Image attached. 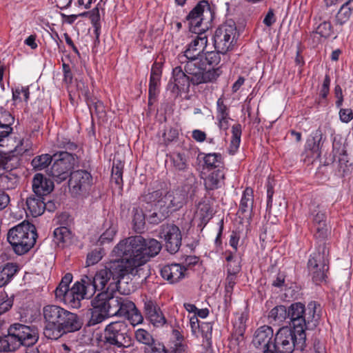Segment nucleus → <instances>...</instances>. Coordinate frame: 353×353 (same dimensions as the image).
I'll use <instances>...</instances> for the list:
<instances>
[{"instance_id":"nucleus-42","label":"nucleus","mask_w":353,"mask_h":353,"mask_svg":"<svg viewBox=\"0 0 353 353\" xmlns=\"http://www.w3.org/2000/svg\"><path fill=\"white\" fill-rule=\"evenodd\" d=\"M242 128L240 124H235L232 127V139L230 143V152L234 153L239 148L241 143Z\"/></svg>"},{"instance_id":"nucleus-8","label":"nucleus","mask_w":353,"mask_h":353,"mask_svg":"<svg viewBox=\"0 0 353 353\" xmlns=\"http://www.w3.org/2000/svg\"><path fill=\"white\" fill-rule=\"evenodd\" d=\"M329 250L325 243L319 245L316 250L310 255L307 270L313 282L319 284L326 277L328 270Z\"/></svg>"},{"instance_id":"nucleus-19","label":"nucleus","mask_w":353,"mask_h":353,"mask_svg":"<svg viewBox=\"0 0 353 353\" xmlns=\"http://www.w3.org/2000/svg\"><path fill=\"white\" fill-rule=\"evenodd\" d=\"M69 184L74 194H85L93 185V179L89 172L78 170L70 173Z\"/></svg>"},{"instance_id":"nucleus-27","label":"nucleus","mask_w":353,"mask_h":353,"mask_svg":"<svg viewBox=\"0 0 353 353\" xmlns=\"http://www.w3.org/2000/svg\"><path fill=\"white\" fill-rule=\"evenodd\" d=\"M26 206L32 216H39L43 213L46 209V199L40 196H30L26 199Z\"/></svg>"},{"instance_id":"nucleus-38","label":"nucleus","mask_w":353,"mask_h":353,"mask_svg":"<svg viewBox=\"0 0 353 353\" xmlns=\"http://www.w3.org/2000/svg\"><path fill=\"white\" fill-rule=\"evenodd\" d=\"M146 216L143 210L139 207H134L132 209V223L133 229L137 232H141L143 229L145 223Z\"/></svg>"},{"instance_id":"nucleus-60","label":"nucleus","mask_w":353,"mask_h":353,"mask_svg":"<svg viewBox=\"0 0 353 353\" xmlns=\"http://www.w3.org/2000/svg\"><path fill=\"white\" fill-rule=\"evenodd\" d=\"M125 317H127L131 324L134 326L141 323L143 321V317L141 313L136 307L135 309H133V310Z\"/></svg>"},{"instance_id":"nucleus-12","label":"nucleus","mask_w":353,"mask_h":353,"mask_svg":"<svg viewBox=\"0 0 353 353\" xmlns=\"http://www.w3.org/2000/svg\"><path fill=\"white\" fill-rule=\"evenodd\" d=\"M54 162L52 164L49 175L57 183L65 181L70 176L71 170L76 163L75 155L62 151L54 154Z\"/></svg>"},{"instance_id":"nucleus-44","label":"nucleus","mask_w":353,"mask_h":353,"mask_svg":"<svg viewBox=\"0 0 353 353\" xmlns=\"http://www.w3.org/2000/svg\"><path fill=\"white\" fill-rule=\"evenodd\" d=\"M52 157L48 154H44L34 157L32 161L34 169L41 170L48 167L52 162Z\"/></svg>"},{"instance_id":"nucleus-1","label":"nucleus","mask_w":353,"mask_h":353,"mask_svg":"<svg viewBox=\"0 0 353 353\" xmlns=\"http://www.w3.org/2000/svg\"><path fill=\"white\" fill-rule=\"evenodd\" d=\"M72 274L67 273L62 278L55 290L56 299L69 305L72 307L79 308L81 301L91 298L97 291L121 293V287L113 283L110 274L105 268L97 271L94 276L83 274L79 281H76L71 288Z\"/></svg>"},{"instance_id":"nucleus-37","label":"nucleus","mask_w":353,"mask_h":353,"mask_svg":"<svg viewBox=\"0 0 353 353\" xmlns=\"http://www.w3.org/2000/svg\"><path fill=\"white\" fill-rule=\"evenodd\" d=\"M196 214L201 223L205 225L212 216V210L210 203L207 201H200Z\"/></svg>"},{"instance_id":"nucleus-14","label":"nucleus","mask_w":353,"mask_h":353,"mask_svg":"<svg viewBox=\"0 0 353 353\" xmlns=\"http://www.w3.org/2000/svg\"><path fill=\"white\" fill-rule=\"evenodd\" d=\"M8 334L12 341L14 350L21 345L27 347L33 345L39 339L38 332L34 327L21 323L11 325L8 328Z\"/></svg>"},{"instance_id":"nucleus-16","label":"nucleus","mask_w":353,"mask_h":353,"mask_svg":"<svg viewBox=\"0 0 353 353\" xmlns=\"http://www.w3.org/2000/svg\"><path fill=\"white\" fill-rule=\"evenodd\" d=\"M236 28L234 23H226L219 26L214 36V48L222 54L230 50L234 45Z\"/></svg>"},{"instance_id":"nucleus-63","label":"nucleus","mask_w":353,"mask_h":353,"mask_svg":"<svg viewBox=\"0 0 353 353\" xmlns=\"http://www.w3.org/2000/svg\"><path fill=\"white\" fill-rule=\"evenodd\" d=\"M339 118L341 122L347 123L353 119V112L349 108H341L339 111Z\"/></svg>"},{"instance_id":"nucleus-61","label":"nucleus","mask_w":353,"mask_h":353,"mask_svg":"<svg viewBox=\"0 0 353 353\" xmlns=\"http://www.w3.org/2000/svg\"><path fill=\"white\" fill-rule=\"evenodd\" d=\"M14 117L11 114V113L7 110H1L0 111V124L1 125H7L8 126L11 127V125L14 123Z\"/></svg>"},{"instance_id":"nucleus-31","label":"nucleus","mask_w":353,"mask_h":353,"mask_svg":"<svg viewBox=\"0 0 353 353\" xmlns=\"http://www.w3.org/2000/svg\"><path fill=\"white\" fill-rule=\"evenodd\" d=\"M171 161L175 170L185 173L188 181V173H192L188 163V159L184 153L176 152L171 156Z\"/></svg>"},{"instance_id":"nucleus-45","label":"nucleus","mask_w":353,"mask_h":353,"mask_svg":"<svg viewBox=\"0 0 353 353\" xmlns=\"http://www.w3.org/2000/svg\"><path fill=\"white\" fill-rule=\"evenodd\" d=\"M161 79H150L148 88V105H152L160 91Z\"/></svg>"},{"instance_id":"nucleus-62","label":"nucleus","mask_w":353,"mask_h":353,"mask_svg":"<svg viewBox=\"0 0 353 353\" xmlns=\"http://www.w3.org/2000/svg\"><path fill=\"white\" fill-rule=\"evenodd\" d=\"M331 79L328 74H326L320 90V97L326 99L330 92Z\"/></svg>"},{"instance_id":"nucleus-28","label":"nucleus","mask_w":353,"mask_h":353,"mask_svg":"<svg viewBox=\"0 0 353 353\" xmlns=\"http://www.w3.org/2000/svg\"><path fill=\"white\" fill-rule=\"evenodd\" d=\"M165 205L160 201L157 207H152V211H150V213L147 215V219L150 223L157 225L169 216L168 207Z\"/></svg>"},{"instance_id":"nucleus-22","label":"nucleus","mask_w":353,"mask_h":353,"mask_svg":"<svg viewBox=\"0 0 353 353\" xmlns=\"http://www.w3.org/2000/svg\"><path fill=\"white\" fill-rule=\"evenodd\" d=\"M323 133L320 128L312 132L305 144V151L313 158L319 159L321 156Z\"/></svg>"},{"instance_id":"nucleus-34","label":"nucleus","mask_w":353,"mask_h":353,"mask_svg":"<svg viewBox=\"0 0 353 353\" xmlns=\"http://www.w3.org/2000/svg\"><path fill=\"white\" fill-rule=\"evenodd\" d=\"M19 184V177L17 174L6 172L0 174V190H12L15 189Z\"/></svg>"},{"instance_id":"nucleus-10","label":"nucleus","mask_w":353,"mask_h":353,"mask_svg":"<svg viewBox=\"0 0 353 353\" xmlns=\"http://www.w3.org/2000/svg\"><path fill=\"white\" fill-rule=\"evenodd\" d=\"M128 325L125 321L111 322L104 329L103 341L116 347H125L130 345Z\"/></svg>"},{"instance_id":"nucleus-49","label":"nucleus","mask_w":353,"mask_h":353,"mask_svg":"<svg viewBox=\"0 0 353 353\" xmlns=\"http://www.w3.org/2000/svg\"><path fill=\"white\" fill-rule=\"evenodd\" d=\"M221 160L222 156L219 153H208L203 157L204 164L209 169L219 167Z\"/></svg>"},{"instance_id":"nucleus-23","label":"nucleus","mask_w":353,"mask_h":353,"mask_svg":"<svg viewBox=\"0 0 353 353\" xmlns=\"http://www.w3.org/2000/svg\"><path fill=\"white\" fill-rule=\"evenodd\" d=\"M186 268L178 263L164 265L161 269V276L170 283H175L185 277Z\"/></svg>"},{"instance_id":"nucleus-15","label":"nucleus","mask_w":353,"mask_h":353,"mask_svg":"<svg viewBox=\"0 0 353 353\" xmlns=\"http://www.w3.org/2000/svg\"><path fill=\"white\" fill-rule=\"evenodd\" d=\"M197 35L187 46L183 54L178 57L181 63L187 62L197 65L203 61L204 51L207 47L208 37L205 33H196Z\"/></svg>"},{"instance_id":"nucleus-21","label":"nucleus","mask_w":353,"mask_h":353,"mask_svg":"<svg viewBox=\"0 0 353 353\" xmlns=\"http://www.w3.org/2000/svg\"><path fill=\"white\" fill-rule=\"evenodd\" d=\"M144 311L146 319L154 326L161 327L166 323L162 311L154 301L146 299L144 301Z\"/></svg>"},{"instance_id":"nucleus-35","label":"nucleus","mask_w":353,"mask_h":353,"mask_svg":"<svg viewBox=\"0 0 353 353\" xmlns=\"http://www.w3.org/2000/svg\"><path fill=\"white\" fill-rule=\"evenodd\" d=\"M224 175L218 170L211 172L205 179L204 185L207 190H214L221 187Z\"/></svg>"},{"instance_id":"nucleus-26","label":"nucleus","mask_w":353,"mask_h":353,"mask_svg":"<svg viewBox=\"0 0 353 353\" xmlns=\"http://www.w3.org/2000/svg\"><path fill=\"white\" fill-rule=\"evenodd\" d=\"M216 119L218 121L219 128L221 130H226L230 126V110L228 107L224 103L222 98L218 99L216 101Z\"/></svg>"},{"instance_id":"nucleus-20","label":"nucleus","mask_w":353,"mask_h":353,"mask_svg":"<svg viewBox=\"0 0 353 353\" xmlns=\"http://www.w3.org/2000/svg\"><path fill=\"white\" fill-rule=\"evenodd\" d=\"M108 298L107 292H101L92 301L91 317L89 321L90 325L101 323L108 318Z\"/></svg>"},{"instance_id":"nucleus-51","label":"nucleus","mask_w":353,"mask_h":353,"mask_svg":"<svg viewBox=\"0 0 353 353\" xmlns=\"http://www.w3.org/2000/svg\"><path fill=\"white\" fill-rule=\"evenodd\" d=\"M134 336L139 343H143L147 346L153 345L154 343V340L150 333L142 328L136 330Z\"/></svg>"},{"instance_id":"nucleus-40","label":"nucleus","mask_w":353,"mask_h":353,"mask_svg":"<svg viewBox=\"0 0 353 353\" xmlns=\"http://www.w3.org/2000/svg\"><path fill=\"white\" fill-rule=\"evenodd\" d=\"M314 236L317 240L319 245H323V241L327 239L328 235L330 234L331 229L327 225V223L320 225H314Z\"/></svg>"},{"instance_id":"nucleus-24","label":"nucleus","mask_w":353,"mask_h":353,"mask_svg":"<svg viewBox=\"0 0 353 353\" xmlns=\"http://www.w3.org/2000/svg\"><path fill=\"white\" fill-rule=\"evenodd\" d=\"M54 189V183L41 174L34 175L32 180V190L36 196L44 197Z\"/></svg>"},{"instance_id":"nucleus-41","label":"nucleus","mask_w":353,"mask_h":353,"mask_svg":"<svg viewBox=\"0 0 353 353\" xmlns=\"http://www.w3.org/2000/svg\"><path fill=\"white\" fill-rule=\"evenodd\" d=\"M200 331L203 337V345L210 347L212 345V323L211 322L201 323Z\"/></svg>"},{"instance_id":"nucleus-52","label":"nucleus","mask_w":353,"mask_h":353,"mask_svg":"<svg viewBox=\"0 0 353 353\" xmlns=\"http://www.w3.org/2000/svg\"><path fill=\"white\" fill-rule=\"evenodd\" d=\"M236 283V276L227 274L225 285V303L230 302L233 289Z\"/></svg>"},{"instance_id":"nucleus-13","label":"nucleus","mask_w":353,"mask_h":353,"mask_svg":"<svg viewBox=\"0 0 353 353\" xmlns=\"http://www.w3.org/2000/svg\"><path fill=\"white\" fill-rule=\"evenodd\" d=\"M196 183V178L192 173H188V181L181 188H178L172 192H168L163 196L162 203L168 207V210L175 211L180 209L186 203L188 194Z\"/></svg>"},{"instance_id":"nucleus-59","label":"nucleus","mask_w":353,"mask_h":353,"mask_svg":"<svg viewBox=\"0 0 353 353\" xmlns=\"http://www.w3.org/2000/svg\"><path fill=\"white\" fill-rule=\"evenodd\" d=\"M12 343V341L10 339L8 334L0 336V352L15 351Z\"/></svg>"},{"instance_id":"nucleus-55","label":"nucleus","mask_w":353,"mask_h":353,"mask_svg":"<svg viewBox=\"0 0 353 353\" xmlns=\"http://www.w3.org/2000/svg\"><path fill=\"white\" fill-rule=\"evenodd\" d=\"M315 32L321 37L327 38L332 33V26L330 21H323L315 28Z\"/></svg>"},{"instance_id":"nucleus-29","label":"nucleus","mask_w":353,"mask_h":353,"mask_svg":"<svg viewBox=\"0 0 353 353\" xmlns=\"http://www.w3.org/2000/svg\"><path fill=\"white\" fill-rule=\"evenodd\" d=\"M353 12V0L345 1L340 7L335 17V23L343 26L347 23Z\"/></svg>"},{"instance_id":"nucleus-58","label":"nucleus","mask_w":353,"mask_h":353,"mask_svg":"<svg viewBox=\"0 0 353 353\" xmlns=\"http://www.w3.org/2000/svg\"><path fill=\"white\" fill-rule=\"evenodd\" d=\"M112 181H114L117 185H121L123 183V168L121 165H115L113 163L112 168Z\"/></svg>"},{"instance_id":"nucleus-56","label":"nucleus","mask_w":353,"mask_h":353,"mask_svg":"<svg viewBox=\"0 0 353 353\" xmlns=\"http://www.w3.org/2000/svg\"><path fill=\"white\" fill-rule=\"evenodd\" d=\"M54 236L58 243H64L70 239L71 233L66 227H59L54 230Z\"/></svg>"},{"instance_id":"nucleus-33","label":"nucleus","mask_w":353,"mask_h":353,"mask_svg":"<svg viewBox=\"0 0 353 353\" xmlns=\"http://www.w3.org/2000/svg\"><path fill=\"white\" fill-rule=\"evenodd\" d=\"M19 271L16 263H7L0 268V288L7 285Z\"/></svg>"},{"instance_id":"nucleus-39","label":"nucleus","mask_w":353,"mask_h":353,"mask_svg":"<svg viewBox=\"0 0 353 353\" xmlns=\"http://www.w3.org/2000/svg\"><path fill=\"white\" fill-rule=\"evenodd\" d=\"M163 192L160 190L148 191L143 194L140 198L142 202L150 205L152 207H157L160 201L163 200Z\"/></svg>"},{"instance_id":"nucleus-53","label":"nucleus","mask_w":353,"mask_h":353,"mask_svg":"<svg viewBox=\"0 0 353 353\" xmlns=\"http://www.w3.org/2000/svg\"><path fill=\"white\" fill-rule=\"evenodd\" d=\"M312 216V226L327 223L326 210L317 207L311 214Z\"/></svg>"},{"instance_id":"nucleus-32","label":"nucleus","mask_w":353,"mask_h":353,"mask_svg":"<svg viewBox=\"0 0 353 353\" xmlns=\"http://www.w3.org/2000/svg\"><path fill=\"white\" fill-rule=\"evenodd\" d=\"M333 166L336 175L344 177L352 171V164L347 160V156H342L334 159Z\"/></svg>"},{"instance_id":"nucleus-3","label":"nucleus","mask_w":353,"mask_h":353,"mask_svg":"<svg viewBox=\"0 0 353 353\" xmlns=\"http://www.w3.org/2000/svg\"><path fill=\"white\" fill-rule=\"evenodd\" d=\"M184 65L176 66L172 70L171 81L172 92H188L190 84L198 85L213 83L218 79L219 70L203 71L202 66L183 63ZM183 65V63H181Z\"/></svg>"},{"instance_id":"nucleus-9","label":"nucleus","mask_w":353,"mask_h":353,"mask_svg":"<svg viewBox=\"0 0 353 353\" xmlns=\"http://www.w3.org/2000/svg\"><path fill=\"white\" fill-rule=\"evenodd\" d=\"M212 13L207 0L200 1L186 17L189 30L193 33H205Z\"/></svg>"},{"instance_id":"nucleus-36","label":"nucleus","mask_w":353,"mask_h":353,"mask_svg":"<svg viewBox=\"0 0 353 353\" xmlns=\"http://www.w3.org/2000/svg\"><path fill=\"white\" fill-rule=\"evenodd\" d=\"M254 192L251 188H246L240 201L239 211L242 213L252 211L254 203Z\"/></svg>"},{"instance_id":"nucleus-6","label":"nucleus","mask_w":353,"mask_h":353,"mask_svg":"<svg viewBox=\"0 0 353 353\" xmlns=\"http://www.w3.org/2000/svg\"><path fill=\"white\" fill-rule=\"evenodd\" d=\"M117 245L112 252V256L114 259L110 260L104 266L110 274L113 283L120 286L121 280L127 274L139 275L141 270L137 263L129 250L125 248H120L121 252H117Z\"/></svg>"},{"instance_id":"nucleus-18","label":"nucleus","mask_w":353,"mask_h":353,"mask_svg":"<svg viewBox=\"0 0 353 353\" xmlns=\"http://www.w3.org/2000/svg\"><path fill=\"white\" fill-rule=\"evenodd\" d=\"M255 348L263 353H277L275 350L273 329L268 325L259 327L254 332L252 341Z\"/></svg>"},{"instance_id":"nucleus-48","label":"nucleus","mask_w":353,"mask_h":353,"mask_svg":"<svg viewBox=\"0 0 353 353\" xmlns=\"http://www.w3.org/2000/svg\"><path fill=\"white\" fill-rule=\"evenodd\" d=\"M332 153L334 159L339 157L347 156L342 138L340 136H334L332 140Z\"/></svg>"},{"instance_id":"nucleus-64","label":"nucleus","mask_w":353,"mask_h":353,"mask_svg":"<svg viewBox=\"0 0 353 353\" xmlns=\"http://www.w3.org/2000/svg\"><path fill=\"white\" fill-rule=\"evenodd\" d=\"M145 353H168L165 346L161 344L158 345H150L145 348Z\"/></svg>"},{"instance_id":"nucleus-4","label":"nucleus","mask_w":353,"mask_h":353,"mask_svg":"<svg viewBox=\"0 0 353 353\" xmlns=\"http://www.w3.org/2000/svg\"><path fill=\"white\" fill-rule=\"evenodd\" d=\"M320 310V305L315 301L309 303L307 307L301 303H294L288 310V318L301 341L306 339L305 330H312L317 326Z\"/></svg>"},{"instance_id":"nucleus-7","label":"nucleus","mask_w":353,"mask_h":353,"mask_svg":"<svg viewBox=\"0 0 353 353\" xmlns=\"http://www.w3.org/2000/svg\"><path fill=\"white\" fill-rule=\"evenodd\" d=\"M37 237L33 224L23 221L9 230L7 239L18 255L28 252L34 245Z\"/></svg>"},{"instance_id":"nucleus-5","label":"nucleus","mask_w":353,"mask_h":353,"mask_svg":"<svg viewBox=\"0 0 353 353\" xmlns=\"http://www.w3.org/2000/svg\"><path fill=\"white\" fill-rule=\"evenodd\" d=\"M120 248L129 250L132 257L141 271L150 257L155 256L161 250V244L154 239H145L142 236H132L124 239L117 244V252Z\"/></svg>"},{"instance_id":"nucleus-25","label":"nucleus","mask_w":353,"mask_h":353,"mask_svg":"<svg viewBox=\"0 0 353 353\" xmlns=\"http://www.w3.org/2000/svg\"><path fill=\"white\" fill-rule=\"evenodd\" d=\"M221 52L216 51L206 52H204L203 57V61L197 64L199 66H202L203 71L208 70H219L218 78L222 73L220 67H217L221 61Z\"/></svg>"},{"instance_id":"nucleus-43","label":"nucleus","mask_w":353,"mask_h":353,"mask_svg":"<svg viewBox=\"0 0 353 353\" xmlns=\"http://www.w3.org/2000/svg\"><path fill=\"white\" fill-rule=\"evenodd\" d=\"M30 98V91L28 87L18 86L12 90V100L14 103L24 102L28 104Z\"/></svg>"},{"instance_id":"nucleus-47","label":"nucleus","mask_w":353,"mask_h":353,"mask_svg":"<svg viewBox=\"0 0 353 353\" xmlns=\"http://www.w3.org/2000/svg\"><path fill=\"white\" fill-rule=\"evenodd\" d=\"M119 316H125L135 309V304L128 297L120 296Z\"/></svg>"},{"instance_id":"nucleus-46","label":"nucleus","mask_w":353,"mask_h":353,"mask_svg":"<svg viewBox=\"0 0 353 353\" xmlns=\"http://www.w3.org/2000/svg\"><path fill=\"white\" fill-rule=\"evenodd\" d=\"M120 301V296H113L110 295L108 293V318L110 316H119V302Z\"/></svg>"},{"instance_id":"nucleus-57","label":"nucleus","mask_w":353,"mask_h":353,"mask_svg":"<svg viewBox=\"0 0 353 353\" xmlns=\"http://www.w3.org/2000/svg\"><path fill=\"white\" fill-rule=\"evenodd\" d=\"M57 146L59 148L65 149L66 152H72L77 149V145L65 137L57 139Z\"/></svg>"},{"instance_id":"nucleus-2","label":"nucleus","mask_w":353,"mask_h":353,"mask_svg":"<svg viewBox=\"0 0 353 353\" xmlns=\"http://www.w3.org/2000/svg\"><path fill=\"white\" fill-rule=\"evenodd\" d=\"M44 336L57 340L63 334L76 332L81 328L82 322L79 316L59 305H48L43 307Z\"/></svg>"},{"instance_id":"nucleus-50","label":"nucleus","mask_w":353,"mask_h":353,"mask_svg":"<svg viewBox=\"0 0 353 353\" xmlns=\"http://www.w3.org/2000/svg\"><path fill=\"white\" fill-rule=\"evenodd\" d=\"M104 255V250L101 248H97L88 252L86 259V266H91L98 263Z\"/></svg>"},{"instance_id":"nucleus-54","label":"nucleus","mask_w":353,"mask_h":353,"mask_svg":"<svg viewBox=\"0 0 353 353\" xmlns=\"http://www.w3.org/2000/svg\"><path fill=\"white\" fill-rule=\"evenodd\" d=\"M117 232V227L115 225H111L100 236L98 241L99 243L101 245L111 243L114 239Z\"/></svg>"},{"instance_id":"nucleus-17","label":"nucleus","mask_w":353,"mask_h":353,"mask_svg":"<svg viewBox=\"0 0 353 353\" xmlns=\"http://www.w3.org/2000/svg\"><path fill=\"white\" fill-rule=\"evenodd\" d=\"M159 237L163 239L167 250L170 254L176 253L181 245V230L174 224H163L159 228Z\"/></svg>"},{"instance_id":"nucleus-30","label":"nucleus","mask_w":353,"mask_h":353,"mask_svg":"<svg viewBox=\"0 0 353 353\" xmlns=\"http://www.w3.org/2000/svg\"><path fill=\"white\" fill-rule=\"evenodd\" d=\"M288 318V310L284 305H277L273 307L269 314L270 323L274 325H280Z\"/></svg>"},{"instance_id":"nucleus-11","label":"nucleus","mask_w":353,"mask_h":353,"mask_svg":"<svg viewBox=\"0 0 353 353\" xmlns=\"http://www.w3.org/2000/svg\"><path fill=\"white\" fill-rule=\"evenodd\" d=\"M305 340H299V335L289 327H281L274 336V347L277 353H292L295 349L303 350Z\"/></svg>"}]
</instances>
